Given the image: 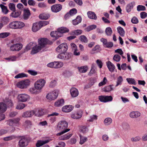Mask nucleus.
<instances>
[{
  "label": "nucleus",
  "instance_id": "nucleus-23",
  "mask_svg": "<svg viewBox=\"0 0 147 147\" xmlns=\"http://www.w3.org/2000/svg\"><path fill=\"white\" fill-rule=\"evenodd\" d=\"M30 15V10L28 9H24V10L23 18L24 20H27Z\"/></svg>",
  "mask_w": 147,
  "mask_h": 147
},
{
  "label": "nucleus",
  "instance_id": "nucleus-3",
  "mask_svg": "<svg viewBox=\"0 0 147 147\" xmlns=\"http://www.w3.org/2000/svg\"><path fill=\"white\" fill-rule=\"evenodd\" d=\"M46 83L45 81L43 79L38 80L34 83V86L40 92Z\"/></svg>",
  "mask_w": 147,
  "mask_h": 147
},
{
  "label": "nucleus",
  "instance_id": "nucleus-5",
  "mask_svg": "<svg viewBox=\"0 0 147 147\" xmlns=\"http://www.w3.org/2000/svg\"><path fill=\"white\" fill-rule=\"evenodd\" d=\"M68 49L67 44L63 43L59 45L56 49V51L59 53H65Z\"/></svg>",
  "mask_w": 147,
  "mask_h": 147
},
{
  "label": "nucleus",
  "instance_id": "nucleus-51",
  "mask_svg": "<svg viewBox=\"0 0 147 147\" xmlns=\"http://www.w3.org/2000/svg\"><path fill=\"white\" fill-rule=\"evenodd\" d=\"M126 80L129 84H132L136 85V82L134 79L132 78H127Z\"/></svg>",
  "mask_w": 147,
  "mask_h": 147
},
{
  "label": "nucleus",
  "instance_id": "nucleus-19",
  "mask_svg": "<svg viewBox=\"0 0 147 147\" xmlns=\"http://www.w3.org/2000/svg\"><path fill=\"white\" fill-rule=\"evenodd\" d=\"M41 28L40 26L39 22L34 23L32 27V31L36 32Z\"/></svg>",
  "mask_w": 147,
  "mask_h": 147
},
{
  "label": "nucleus",
  "instance_id": "nucleus-57",
  "mask_svg": "<svg viewBox=\"0 0 147 147\" xmlns=\"http://www.w3.org/2000/svg\"><path fill=\"white\" fill-rule=\"evenodd\" d=\"M96 26L95 25H92L89 26L86 29V31L89 32L92 30L95 29L96 28Z\"/></svg>",
  "mask_w": 147,
  "mask_h": 147
},
{
  "label": "nucleus",
  "instance_id": "nucleus-26",
  "mask_svg": "<svg viewBox=\"0 0 147 147\" xmlns=\"http://www.w3.org/2000/svg\"><path fill=\"white\" fill-rule=\"evenodd\" d=\"M29 92L31 94H39L40 92L36 88L31 87L28 90Z\"/></svg>",
  "mask_w": 147,
  "mask_h": 147
},
{
  "label": "nucleus",
  "instance_id": "nucleus-61",
  "mask_svg": "<svg viewBox=\"0 0 147 147\" xmlns=\"http://www.w3.org/2000/svg\"><path fill=\"white\" fill-rule=\"evenodd\" d=\"M9 34L8 32H3L0 34V38H3L8 36Z\"/></svg>",
  "mask_w": 147,
  "mask_h": 147
},
{
  "label": "nucleus",
  "instance_id": "nucleus-31",
  "mask_svg": "<svg viewBox=\"0 0 147 147\" xmlns=\"http://www.w3.org/2000/svg\"><path fill=\"white\" fill-rule=\"evenodd\" d=\"M71 134H67L61 136L59 138V140H67L69 139L72 136Z\"/></svg>",
  "mask_w": 147,
  "mask_h": 147
},
{
  "label": "nucleus",
  "instance_id": "nucleus-28",
  "mask_svg": "<svg viewBox=\"0 0 147 147\" xmlns=\"http://www.w3.org/2000/svg\"><path fill=\"white\" fill-rule=\"evenodd\" d=\"M49 142V141L48 140L44 141L38 140L36 144V146L37 147H40L43 144L48 143Z\"/></svg>",
  "mask_w": 147,
  "mask_h": 147
},
{
  "label": "nucleus",
  "instance_id": "nucleus-25",
  "mask_svg": "<svg viewBox=\"0 0 147 147\" xmlns=\"http://www.w3.org/2000/svg\"><path fill=\"white\" fill-rule=\"evenodd\" d=\"M63 63L62 62H53V68H59L62 67Z\"/></svg>",
  "mask_w": 147,
  "mask_h": 147
},
{
  "label": "nucleus",
  "instance_id": "nucleus-52",
  "mask_svg": "<svg viewBox=\"0 0 147 147\" xmlns=\"http://www.w3.org/2000/svg\"><path fill=\"white\" fill-rule=\"evenodd\" d=\"M27 76L26 74H24L23 73H21L19 74L16 75L15 77V78H22L24 77H27Z\"/></svg>",
  "mask_w": 147,
  "mask_h": 147
},
{
  "label": "nucleus",
  "instance_id": "nucleus-32",
  "mask_svg": "<svg viewBox=\"0 0 147 147\" xmlns=\"http://www.w3.org/2000/svg\"><path fill=\"white\" fill-rule=\"evenodd\" d=\"M58 32H60V35L61 36V33H63L68 32L69 30L66 27H61L58 28Z\"/></svg>",
  "mask_w": 147,
  "mask_h": 147
},
{
  "label": "nucleus",
  "instance_id": "nucleus-39",
  "mask_svg": "<svg viewBox=\"0 0 147 147\" xmlns=\"http://www.w3.org/2000/svg\"><path fill=\"white\" fill-rule=\"evenodd\" d=\"M123 80L121 76H119L117 79L116 84L115 86V87L118 86L119 85L122 84Z\"/></svg>",
  "mask_w": 147,
  "mask_h": 147
},
{
  "label": "nucleus",
  "instance_id": "nucleus-36",
  "mask_svg": "<svg viewBox=\"0 0 147 147\" xmlns=\"http://www.w3.org/2000/svg\"><path fill=\"white\" fill-rule=\"evenodd\" d=\"M64 100L63 99H61L56 101L55 105L56 107H59L63 106L64 104Z\"/></svg>",
  "mask_w": 147,
  "mask_h": 147
},
{
  "label": "nucleus",
  "instance_id": "nucleus-10",
  "mask_svg": "<svg viewBox=\"0 0 147 147\" xmlns=\"http://www.w3.org/2000/svg\"><path fill=\"white\" fill-rule=\"evenodd\" d=\"M99 99L101 102H106L111 101L113 100V97L111 96H99Z\"/></svg>",
  "mask_w": 147,
  "mask_h": 147
},
{
  "label": "nucleus",
  "instance_id": "nucleus-54",
  "mask_svg": "<svg viewBox=\"0 0 147 147\" xmlns=\"http://www.w3.org/2000/svg\"><path fill=\"white\" fill-rule=\"evenodd\" d=\"M32 125L31 121L29 120H26L24 123V125L27 127H30Z\"/></svg>",
  "mask_w": 147,
  "mask_h": 147
},
{
  "label": "nucleus",
  "instance_id": "nucleus-22",
  "mask_svg": "<svg viewBox=\"0 0 147 147\" xmlns=\"http://www.w3.org/2000/svg\"><path fill=\"white\" fill-rule=\"evenodd\" d=\"M107 67L109 70L111 72H113L115 69V65L110 61H108Z\"/></svg>",
  "mask_w": 147,
  "mask_h": 147
},
{
  "label": "nucleus",
  "instance_id": "nucleus-17",
  "mask_svg": "<svg viewBox=\"0 0 147 147\" xmlns=\"http://www.w3.org/2000/svg\"><path fill=\"white\" fill-rule=\"evenodd\" d=\"M74 107L71 105H67L64 106L62 108V111L65 112H69L71 111L73 109Z\"/></svg>",
  "mask_w": 147,
  "mask_h": 147
},
{
  "label": "nucleus",
  "instance_id": "nucleus-35",
  "mask_svg": "<svg viewBox=\"0 0 147 147\" xmlns=\"http://www.w3.org/2000/svg\"><path fill=\"white\" fill-rule=\"evenodd\" d=\"M78 68L79 71L82 73L86 72L88 69V67L86 66L78 67Z\"/></svg>",
  "mask_w": 147,
  "mask_h": 147
},
{
  "label": "nucleus",
  "instance_id": "nucleus-48",
  "mask_svg": "<svg viewBox=\"0 0 147 147\" xmlns=\"http://www.w3.org/2000/svg\"><path fill=\"white\" fill-rule=\"evenodd\" d=\"M105 31L106 34L108 36H111L112 32L111 29L110 27L107 28Z\"/></svg>",
  "mask_w": 147,
  "mask_h": 147
},
{
  "label": "nucleus",
  "instance_id": "nucleus-15",
  "mask_svg": "<svg viewBox=\"0 0 147 147\" xmlns=\"http://www.w3.org/2000/svg\"><path fill=\"white\" fill-rule=\"evenodd\" d=\"M34 115L33 110L28 111L24 113L22 116L24 118L30 117Z\"/></svg>",
  "mask_w": 147,
  "mask_h": 147
},
{
  "label": "nucleus",
  "instance_id": "nucleus-4",
  "mask_svg": "<svg viewBox=\"0 0 147 147\" xmlns=\"http://www.w3.org/2000/svg\"><path fill=\"white\" fill-rule=\"evenodd\" d=\"M30 81L28 79L22 80L17 84V86L21 89L26 88L30 84Z\"/></svg>",
  "mask_w": 147,
  "mask_h": 147
},
{
  "label": "nucleus",
  "instance_id": "nucleus-43",
  "mask_svg": "<svg viewBox=\"0 0 147 147\" xmlns=\"http://www.w3.org/2000/svg\"><path fill=\"white\" fill-rule=\"evenodd\" d=\"M112 119L108 117L106 118L104 121V123L105 125H110L112 122Z\"/></svg>",
  "mask_w": 147,
  "mask_h": 147
},
{
  "label": "nucleus",
  "instance_id": "nucleus-27",
  "mask_svg": "<svg viewBox=\"0 0 147 147\" xmlns=\"http://www.w3.org/2000/svg\"><path fill=\"white\" fill-rule=\"evenodd\" d=\"M87 14L88 17L92 19L96 20L97 16L95 13L91 11H89L87 13Z\"/></svg>",
  "mask_w": 147,
  "mask_h": 147
},
{
  "label": "nucleus",
  "instance_id": "nucleus-30",
  "mask_svg": "<svg viewBox=\"0 0 147 147\" xmlns=\"http://www.w3.org/2000/svg\"><path fill=\"white\" fill-rule=\"evenodd\" d=\"M50 35L52 37L55 38H56L61 37V36L60 35V32H58V31L51 32Z\"/></svg>",
  "mask_w": 147,
  "mask_h": 147
},
{
  "label": "nucleus",
  "instance_id": "nucleus-16",
  "mask_svg": "<svg viewBox=\"0 0 147 147\" xmlns=\"http://www.w3.org/2000/svg\"><path fill=\"white\" fill-rule=\"evenodd\" d=\"M71 94L73 97L77 96L79 94V92L77 89L75 88H72L70 90Z\"/></svg>",
  "mask_w": 147,
  "mask_h": 147
},
{
  "label": "nucleus",
  "instance_id": "nucleus-14",
  "mask_svg": "<svg viewBox=\"0 0 147 147\" xmlns=\"http://www.w3.org/2000/svg\"><path fill=\"white\" fill-rule=\"evenodd\" d=\"M4 103H5L7 107H11L13 105V103L11 100L8 98H5L4 100Z\"/></svg>",
  "mask_w": 147,
  "mask_h": 147
},
{
  "label": "nucleus",
  "instance_id": "nucleus-49",
  "mask_svg": "<svg viewBox=\"0 0 147 147\" xmlns=\"http://www.w3.org/2000/svg\"><path fill=\"white\" fill-rule=\"evenodd\" d=\"M113 60L116 62L119 61L121 59V57L119 55H115L113 58Z\"/></svg>",
  "mask_w": 147,
  "mask_h": 147
},
{
  "label": "nucleus",
  "instance_id": "nucleus-59",
  "mask_svg": "<svg viewBox=\"0 0 147 147\" xmlns=\"http://www.w3.org/2000/svg\"><path fill=\"white\" fill-rule=\"evenodd\" d=\"M88 131V129L85 126H82L80 129V132L85 133L86 132Z\"/></svg>",
  "mask_w": 147,
  "mask_h": 147
},
{
  "label": "nucleus",
  "instance_id": "nucleus-11",
  "mask_svg": "<svg viewBox=\"0 0 147 147\" xmlns=\"http://www.w3.org/2000/svg\"><path fill=\"white\" fill-rule=\"evenodd\" d=\"M62 8V5L59 4L53 5L51 7L52 11L54 13H57L60 11Z\"/></svg>",
  "mask_w": 147,
  "mask_h": 147
},
{
  "label": "nucleus",
  "instance_id": "nucleus-18",
  "mask_svg": "<svg viewBox=\"0 0 147 147\" xmlns=\"http://www.w3.org/2000/svg\"><path fill=\"white\" fill-rule=\"evenodd\" d=\"M42 47L40 46L36 45L33 47L32 50L31 51L32 54H34L39 52L41 50Z\"/></svg>",
  "mask_w": 147,
  "mask_h": 147
},
{
  "label": "nucleus",
  "instance_id": "nucleus-56",
  "mask_svg": "<svg viewBox=\"0 0 147 147\" xmlns=\"http://www.w3.org/2000/svg\"><path fill=\"white\" fill-rule=\"evenodd\" d=\"M9 8V9L12 11H15L16 10V8L15 5L13 3H10L8 5Z\"/></svg>",
  "mask_w": 147,
  "mask_h": 147
},
{
  "label": "nucleus",
  "instance_id": "nucleus-42",
  "mask_svg": "<svg viewBox=\"0 0 147 147\" xmlns=\"http://www.w3.org/2000/svg\"><path fill=\"white\" fill-rule=\"evenodd\" d=\"M21 12L20 11H13V12L11 14V16L13 18H17L21 14Z\"/></svg>",
  "mask_w": 147,
  "mask_h": 147
},
{
  "label": "nucleus",
  "instance_id": "nucleus-63",
  "mask_svg": "<svg viewBox=\"0 0 147 147\" xmlns=\"http://www.w3.org/2000/svg\"><path fill=\"white\" fill-rule=\"evenodd\" d=\"M146 10L144 6L142 5H138L137 7V10L139 11H144Z\"/></svg>",
  "mask_w": 147,
  "mask_h": 147
},
{
  "label": "nucleus",
  "instance_id": "nucleus-62",
  "mask_svg": "<svg viewBox=\"0 0 147 147\" xmlns=\"http://www.w3.org/2000/svg\"><path fill=\"white\" fill-rule=\"evenodd\" d=\"M69 13L70 15L72 16L77 13V10L75 8H73L70 10Z\"/></svg>",
  "mask_w": 147,
  "mask_h": 147
},
{
  "label": "nucleus",
  "instance_id": "nucleus-7",
  "mask_svg": "<svg viewBox=\"0 0 147 147\" xmlns=\"http://www.w3.org/2000/svg\"><path fill=\"white\" fill-rule=\"evenodd\" d=\"M57 56V57L60 59L64 60H68L70 59L72 55L71 53H60Z\"/></svg>",
  "mask_w": 147,
  "mask_h": 147
},
{
  "label": "nucleus",
  "instance_id": "nucleus-29",
  "mask_svg": "<svg viewBox=\"0 0 147 147\" xmlns=\"http://www.w3.org/2000/svg\"><path fill=\"white\" fill-rule=\"evenodd\" d=\"M82 115L81 112H79L75 114H72L71 115V117L74 119H77L80 118Z\"/></svg>",
  "mask_w": 147,
  "mask_h": 147
},
{
  "label": "nucleus",
  "instance_id": "nucleus-8",
  "mask_svg": "<svg viewBox=\"0 0 147 147\" xmlns=\"http://www.w3.org/2000/svg\"><path fill=\"white\" fill-rule=\"evenodd\" d=\"M58 95V91L56 90L48 94L46 96V98L50 100H53L57 97Z\"/></svg>",
  "mask_w": 147,
  "mask_h": 147
},
{
  "label": "nucleus",
  "instance_id": "nucleus-44",
  "mask_svg": "<svg viewBox=\"0 0 147 147\" xmlns=\"http://www.w3.org/2000/svg\"><path fill=\"white\" fill-rule=\"evenodd\" d=\"M113 85H110L106 87L104 90V91L105 92H109L112 90H114L113 88Z\"/></svg>",
  "mask_w": 147,
  "mask_h": 147
},
{
  "label": "nucleus",
  "instance_id": "nucleus-33",
  "mask_svg": "<svg viewBox=\"0 0 147 147\" xmlns=\"http://www.w3.org/2000/svg\"><path fill=\"white\" fill-rule=\"evenodd\" d=\"M33 111L34 112V115L36 116L40 117L42 116L43 114V112L41 110L36 109Z\"/></svg>",
  "mask_w": 147,
  "mask_h": 147
},
{
  "label": "nucleus",
  "instance_id": "nucleus-50",
  "mask_svg": "<svg viewBox=\"0 0 147 147\" xmlns=\"http://www.w3.org/2000/svg\"><path fill=\"white\" fill-rule=\"evenodd\" d=\"M41 28L43 26H45L49 24V22L48 21H42L38 22Z\"/></svg>",
  "mask_w": 147,
  "mask_h": 147
},
{
  "label": "nucleus",
  "instance_id": "nucleus-37",
  "mask_svg": "<svg viewBox=\"0 0 147 147\" xmlns=\"http://www.w3.org/2000/svg\"><path fill=\"white\" fill-rule=\"evenodd\" d=\"M117 29L118 33L121 36H124L125 32L123 29L122 27L119 26L117 28Z\"/></svg>",
  "mask_w": 147,
  "mask_h": 147
},
{
  "label": "nucleus",
  "instance_id": "nucleus-24",
  "mask_svg": "<svg viewBox=\"0 0 147 147\" xmlns=\"http://www.w3.org/2000/svg\"><path fill=\"white\" fill-rule=\"evenodd\" d=\"M140 113L138 111H133L130 113L129 116L130 117L133 118H136L140 117Z\"/></svg>",
  "mask_w": 147,
  "mask_h": 147
},
{
  "label": "nucleus",
  "instance_id": "nucleus-1",
  "mask_svg": "<svg viewBox=\"0 0 147 147\" xmlns=\"http://www.w3.org/2000/svg\"><path fill=\"white\" fill-rule=\"evenodd\" d=\"M68 124L67 122L65 121H61L59 122L57 125V128L59 130L61 131L57 134V136H61L69 131L70 129L67 128Z\"/></svg>",
  "mask_w": 147,
  "mask_h": 147
},
{
  "label": "nucleus",
  "instance_id": "nucleus-58",
  "mask_svg": "<svg viewBox=\"0 0 147 147\" xmlns=\"http://www.w3.org/2000/svg\"><path fill=\"white\" fill-rule=\"evenodd\" d=\"M25 106V105L24 104L22 103L18 105L17 106L16 109H24Z\"/></svg>",
  "mask_w": 147,
  "mask_h": 147
},
{
  "label": "nucleus",
  "instance_id": "nucleus-2",
  "mask_svg": "<svg viewBox=\"0 0 147 147\" xmlns=\"http://www.w3.org/2000/svg\"><path fill=\"white\" fill-rule=\"evenodd\" d=\"M9 26V28L12 29H20L23 27L25 26V24L22 22L15 21L10 23Z\"/></svg>",
  "mask_w": 147,
  "mask_h": 147
},
{
  "label": "nucleus",
  "instance_id": "nucleus-20",
  "mask_svg": "<svg viewBox=\"0 0 147 147\" xmlns=\"http://www.w3.org/2000/svg\"><path fill=\"white\" fill-rule=\"evenodd\" d=\"M6 105L4 102H0V113L5 112L7 109Z\"/></svg>",
  "mask_w": 147,
  "mask_h": 147
},
{
  "label": "nucleus",
  "instance_id": "nucleus-55",
  "mask_svg": "<svg viewBox=\"0 0 147 147\" xmlns=\"http://www.w3.org/2000/svg\"><path fill=\"white\" fill-rule=\"evenodd\" d=\"M80 40L82 42L84 43H87L88 41L87 38L86 36L84 35L80 36Z\"/></svg>",
  "mask_w": 147,
  "mask_h": 147
},
{
  "label": "nucleus",
  "instance_id": "nucleus-9",
  "mask_svg": "<svg viewBox=\"0 0 147 147\" xmlns=\"http://www.w3.org/2000/svg\"><path fill=\"white\" fill-rule=\"evenodd\" d=\"M17 98L19 101L25 102L29 99L30 97L27 94H21L18 95Z\"/></svg>",
  "mask_w": 147,
  "mask_h": 147
},
{
  "label": "nucleus",
  "instance_id": "nucleus-34",
  "mask_svg": "<svg viewBox=\"0 0 147 147\" xmlns=\"http://www.w3.org/2000/svg\"><path fill=\"white\" fill-rule=\"evenodd\" d=\"M9 22V19L7 17H3L1 18V23H2V24H7Z\"/></svg>",
  "mask_w": 147,
  "mask_h": 147
},
{
  "label": "nucleus",
  "instance_id": "nucleus-6",
  "mask_svg": "<svg viewBox=\"0 0 147 147\" xmlns=\"http://www.w3.org/2000/svg\"><path fill=\"white\" fill-rule=\"evenodd\" d=\"M22 45L21 43L13 44L9 46V50L12 51H18L22 49Z\"/></svg>",
  "mask_w": 147,
  "mask_h": 147
},
{
  "label": "nucleus",
  "instance_id": "nucleus-60",
  "mask_svg": "<svg viewBox=\"0 0 147 147\" xmlns=\"http://www.w3.org/2000/svg\"><path fill=\"white\" fill-rule=\"evenodd\" d=\"M107 81V80L106 77H104L103 78V81L99 83L98 86H101L103 85H105Z\"/></svg>",
  "mask_w": 147,
  "mask_h": 147
},
{
  "label": "nucleus",
  "instance_id": "nucleus-53",
  "mask_svg": "<svg viewBox=\"0 0 147 147\" xmlns=\"http://www.w3.org/2000/svg\"><path fill=\"white\" fill-rule=\"evenodd\" d=\"M122 127L123 129L125 131H127L129 129V126L127 123H123L122 124Z\"/></svg>",
  "mask_w": 147,
  "mask_h": 147
},
{
  "label": "nucleus",
  "instance_id": "nucleus-40",
  "mask_svg": "<svg viewBox=\"0 0 147 147\" xmlns=\"http://www.w3.org/2000/svg\"><path fill=\"white\" fill-rule=\"evenodd\" d=\"M133 3H131L128 4L126 7V10L128 13L130 12L131 10L133 8Z\"/></svg>",
  "mask_w": 147,
  "mask_h": 147
},
{
  "label": "nucleus",
  "instance_id": "nucleus-13",
  "mask_svg": "<svg viewBox=\"0 0 147 147\" xmlns=\"http://www.w3.org/2000/svg\"><path fill=\"white\" fill-rule=\"evenodd\" d=\"M48 40L46 38H41L38 40L39 45L42 48L44 47L45 45L48 43Z\"/></svg>",
  "mask_w": 147,
  "mask_h": 147
},
{
  "label": "nucleus",
  "instance_id": "nucleus-64",
  "mask_svg": "<svg viewBox=\"0 0 147 147\" xmlns=\"http://www.w3.org/2000/svg\"><path fill=\"white\" fill-rule=\"evenodd\" d=\"M56 83L57 82L55 80L51 81L49 85L50 87L51 88L53 87L56 85Z\"/></svg>",
  "mask_w": 147,
  "mask_h": 147
},
{
  "label": "nucleus",
  "instance_id": "nucleus-47",
  "mask_svg": "<svg viewBox=\"0 0 147 147\" xmlns=\"http://www.w3.org/2000/svg\"><path fill=\"white\" fill-rule=\"evenodd\" d=\"M80 144H83L84 142L86 141L87 138L86 137H84L82 136L81 135H80Z\"/></svg>",
  "mask_w": 147,
  "mask_h": 147
},
{
  "label": "nucleus",
  "instance_id": "nucleus-45",
  "mask_svg": "<svg viewBox=\"0 0 147 147\" xmlns=\"http://www.w3.org/2000/svg\"><path fill=\"white\" fill-rule=\"evenodd\" d=\"M16 138V136L14 135L8 136L3 138V140L5 141L11 140L14 139Z\"/></svg>",
  "mask_w": 147,
  "mask_h": 147
},
{
  "label": "nucleus",
  "instance_id": "nucleus-46",
  "mask_svg": "<svg viewBox=\"0 0 147 147\" xmlns=\"http://www.w3.org/2000/svg\"><path fill=\"white\" fill-rule=\"evenodd\" d=\"M82 31L80 30H77L73 31L71 32V34L73 35H78L82 34Z\"/></svg>",
  "mask_w": 147,
  "mask_h": 147
},
{
  "label": "nucleus",
  "instance_id": "nucleus-41",
  "mask_svg": "<svg viewBox=\"0 0 147 147\" xmlns=\"http://www.w3.org/2000/svg\"><path fill=\"white\" fill-rule=\"evenodd\" d=\"M0 7L3 13L6 14L8 13L9 10L7 9V7L1 4L0 5Z\"/></svg>",
  "mask_w": 147,
  "mask_h": 147
},
{
  "label": "nucleus",
  "instance_id": "nucleus-12",
  "mask_svg": "<svg viewBox=\"0 0 147 147\" xmlns=\"http://www.w3.org/2000/svg\"><path fill=\"white\" fill-rule=\"evenodd\" d=\"M18 145L20 147L26 146L28 145L27 139L24 136L21 137L19 141Z\"/></svg>",
  "mask_w": 147,
  "mask_h": 147
},
{
  "label": "nucleus",
  "instance_id": "nucleus-21",
  "mask_svg": "<svg viewBox=\"0 0 147 147\" xmlns=\"http://www.w3.org/2000/svg\"><path fill=\"white\" fill-rule=\"evenodd\" d=\"M82 17L80 16H78L76 18L73 20L72 21V23L74 25H76L80 23L82 21Z\"/></svg>",
  "mask_w": 147,
  "mask_h": 147
},
{
  "label": "nucleus",
  "instance_id": "nucleus-38",
  "mask_svg": "<svg viewBox=\"0 0 147 147\" xmlns=\"http://www.w3.org/2000/svg\"><path fill=\"white\" fill-rule=\"evenodd\" d=\"M49 17V15L45 13L41 14L39 16V18L42 20H47Z\"/></svg>",
  "mask_w": 147,
  "mask_h": 147
}]
</instances>
